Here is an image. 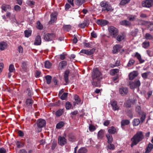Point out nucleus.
<instances>
[{
    "label": "nucleus",
    "mask_w": 153,
    "mask_h": 153,
    "mask_svg": "<svg viewBox=\"0 0 153 153\" xmlns=\"http://www.w3.org/2000/svg\"><path fill=\"white\" fill-rule=\"evenodd\" d=\"M92 85L95 87H100L103 76L97 68L94 69L91 74Z\"/></svg>",
    "instance_id": "nucleus-1"
},
{
    "label": "nucleus",
    "mask_w": 153,
    "mask_h": 153,
    "mask_svg": "<svg viewBox=\"0 0 153 153\" xmlns=\"http://www.w3.org/2000/svg\"><path fill=\"white\" fill-rule=\"evenodd\" d=\"M9 70L10 72H13L15 71L14 65L12 64L10 65Z\"/></svg>",
    "instance_id": "nucleus-49"
},
{
    "label": "nucleus",
    "mask_w": 153,
    "mask_h": 153,
    "mask_svg": "<svg viewBox=\"0 0 153 153\" xmlns=\"http://www.w3.org/2000/svg\"><path fill=\"white\" fill-rule=\"evenodd\" d=\"M89 129L90 131H93L95 130V128L94 126L92 125H91L89 126Z\"/></svg>",
    "instance_id": "nucleus-58"
},
{
    "label": "nucleus",
    "mask_w": 153,
    "mask_h": 153,
    "mask_svg": "<svg viewBox=\"0 0 153 153\" xmlns=\"http://www.w3.org/2000/svg\"><path fill=\"white\" fill-rule=\"evenodd\" d=\"M144 138V135L143 132L140 131H137L135 134L131 138V147H132L136 145Z\"/></svg>",
    "instance_id": "nucleus-2"
},
{
    "label": "nucleus",
    "mask_w": 153,
    "mask_h": 153,
    "mask_svg": "<svg viewBox=\"0 0 153 153\" xmlns=\"http://www.w3.org/2000/svg\"><path fill=\"white\" fill-rule=\"evenodd\" d=\"M113 110L114 111H118L119 109V107L117 105V102L112 101L111 102Z\"/></svg>",
    "instance_id": "nucleus-12"
},
{
    "label": "nucleus",
    "mask_w": 153,
    "mask_h": 153,
    "mask_svg": "<svg viewBox=\"0 0 153 153\" xmlns=\"http://www.w3.org/2000/svg\"><path fill=\"white\" fill-rule=\"evenodd\" d=\"M104 136V132L102 130L100 131L98 133V137L100 138H102Z\"/></svg>",
    "instance_id": "nucleus-41"
},
{
    "label": "nucleus",
    "mask_w": 153,
    "mask_h": 153,
    "mask_svg": "<svg viewBox=\"0 0 153 153\" xmlns=\"http://www.w3.org/2000/svg\"><path fill=\"white\" fill-rule=\"evenodd\" d=\"M85 27H88L89 24V21L88 19H85L83 23Z\"/></svg>",
    "instance_id": "nucleus-51"
},
{
    "label": "nucleus",
    "mask_w": 153,
    "mask_h": 153,
    "mask_svg": "<svg viewBox=\"0 0 153 153\" xmlns=\"http://www.w3.org/2000/svg\"><path fill=\"white\" fill-rule=\"evenodd\" d=\"M134 56L137 58L139 61L140 64L143 63L145 61L144 59L142 58L140 54L137 52L135 53Z\"/></svg>",
    "instance_id": "nucleus-15"
},
{
    "label": "nucleus",
    "mask_w": 153,
    "mask_h": 153,
    "mask_svg": "<svg viewBox=\"0 0 153 153\" xmlns=\"http://www.w3.org/2000/svg\"><path fill=\"white\" fill-rule=\"evenodd\" d=\"M22 69L24 70H25L27 69V64L25 62H22Z\"/></svg>",
    "instance_id": "nucleus-59"
},
{
    "label": "nucleus",
    "mask_w": 153,
    "mask_h": 153,
    "mask_svg": "<svg viewBox=\"0 0 153 153\" xmlns=\"http://www.w3.org/2000/svg\"><path fill=\"white\" fill-rule=\"evenodd\" d=\"M52 65V64L48 61H45V67L47 68H50Z\"/></svg>",
    "instance_id": "nucleus-37"
},
{
    "label": "nucleus",
    "mask_w": 153,
    "mask_h": 153,
    "mask_svg": "<svg viewBox=\"0 0 153 153\" xmlns=\"http://www.w3.org/2000/svg\"><path fill=\"white\" fill-rule=\"evenodd\" d=\"M69 71L68 70H66L64 74V79L66 82L67 83L68 81V76L69 73Z\"/></svg>",
    "instance_id": "nucleus-22"
},
{
    "label": "nucleus",
    "mask_w": 153,
    "mask_h": 153,
    "mask_svg": "<svg viewBox=\"0 0 153 153\" xmlns=\"http://www.w3.org/2000/svg\"><path fill=\"white\" fill-rule=\"evenodd\" d=\"M145 38L147 40H152L153 39V36L150 33H147L145 34Z\"/></svg>",
    "instance_id": "nucleus-29"
},
{
    "label": "nucleus",
    "mask_w": 153,
    "mask_h": 153,
    "mask_svg": "<svg viewBox=\"0 0 153 153\" xmlns=\"http://www.w3.org/2000/svg\"><path fill=\"white\" fill-rule=\"evenodd\" d=\"M55 36L53 33H48L46 34L44 36V39L46 41H51L54 39Z\"/></svg>",
    "instance_id": "nucleus-8"
},
{
    "label": "nucleus",
    "mask_w": 153,
    "mask_h": 153,
    "mask_svg": "<svg viewBox=\"0 0 153 153\" xmlns=\"http://www.w3.org/2000/svg\"><path fill=\"white\" fill-rule=\"evenodd\" d=\"M16 147L18 148L23 147L25 146L24 144L23 143L19 141L16 142Z\"/></svg>",
    "instance_id": "nucleus-31"
},
{
    "label": "nucleus",
    "mask_w": 153,
    "mask_h": 153,
    "mask_svg": "<svg viewBox=\"0 0 153 153\" xmlns=\"http://www.w3.org/2000/svg\"><path fill=\"white\" fill-rule=\"evenodd\" d=\"M119 91L120 94L122 95H126L128 92L127 88L123 87L120 88H119Z\"/></svg>",
    "instance_id": "nucleus-11"
},
{
    "label": "nucleus",
    "mask_w": 153,
    "mask_h": 153,
    "mask_svg": "<svg viewBox=\"0 0 153 153\" xmlns=\"http://www.w3.org/2000/svg\"><path fill=\"white\" fill-rule=\"evenodd\" d=\"M143 7L149 8L153 6V0H144L142 2Z\"/></svg>",
    "instance_id": "nucleus-3"
},
{
    "label": "nucleus",
    "mask_w": 153,
    "mask_h": 153,
    "mask_svg": "<svg viewBox=\"0 0 153 153\" xmlns=\"http://www.w3.org/2000/svg\"><path fill=\"white\" fill-rule=\"evenodd\" d=\"M141 83L140 81L138 79H136L134 82H129V86L131 89H133L139 87Z\"/></svg>",
    "instance_id": "nucleus-5"
},
{
    "label": "nucleus",
    "mask_w": 153,
    "mask_h": 153,
    "mask_svg": "<svg viewBox=\"0 0 153 153\" xmlns=\"http://www.w3.org/2000/svg\"><path fill=\"white\" fill-rule=\"evenodd\" d=\"M141 108L140 106H137L136 107L135 110L139 114H141L143 112L141 111Z\"/></svg>",
    "instance_id": "nucleus-55"
},
{
    "label": "nucleus",
    "mask_w": 153,
    "mask_h": 153,
    "mask_svg": "<svg viewBox=\"0 0 153 153\" xmlns=\"http://www.w3.org/2000/svg\"><path fill=\"white\" fill-rule=\"evenodd\" d=\"M26 3L30 6H32L34 4L35 2L33 1L27 0V1Z\"/></svg>",
    "instance_id": "nucleus-60"
},
{
    "label": "nucleus",
    "mask_w": 153,
    "mask_h": 153,
    "mask_svg": "<svg viewBox=\"0 0 153 153\" xmlns=\"http://www.w3.org/2000/svg\"><path fill=\"white\" fill-rule=\"evenodd\" d=\"M57 13L56 12L52 13L51 15V19L49 22V23L52 24L55 23L56 21Z\"/></svg>",
    "instance_id": "nucleus-7"
},
{
    "label": "nucleus",
    "mask_w": 153,
    "mask_h": 153,
    "mask_svg": "<svg viewBox=\"0 0 153 153\" xmlns=\"http://www.w3.org/2000/svg\"><path fill=\"white\" fill-rule=\"evenodd\" d=\"M74 99L76 102V103L78 104L80 103V99L78 95H76L74 96Z\"/></svg>",
    "instance_id": "nucleus-52"
},
{
    "label": "nucleus",
    "mask_w": 153,
    "mask_h": 153,
    "mask_svg": "<svg viewBox=\"0 0 153 153\" xmlns=\"http://www.w3.org/2000/svg\"><path fill=\"white\" fill-rule=\"evenodd\" d=\"M124 39V37L123 35H118L117 37V40L119 41H121Z\"/></svg>",
    "instance_id": "nucleus-53"
},
{
    "label": "nucleus",
    "mask_w": 153,
    "mask_h": 153,
    "mask_svg": "<svg viewBox=\"0 0 153 153\" xmlns=\"http://www.w3.org/2000/svg\"><path fill=\"white\" fill-rule=\"evenodd\" d=\"M119 71V70L118 69H112L111 71V73L113 75L118 72Z\"/></svg>",
    "instance_id": "nucleus-57"
},
{
    "label": "nucleus",
    "mask_w": 153,
    "mask_h": 153,
    "mask_svg": "<svg viewBox=\"0 0 153 153\" xmlns=\"http://www.w3.org/2000/svg\"><path fill=\"white\" fill-rule=\"evenodd\" d=\"M136 17L135 15H130L127 16V19L130 21H133L135 20Z\"/></svg>",
    "instance_id": "nucleus-27"
},
{
    "label": "nucleus",
    "mask_w": 153,
    "mask_h": 153,
    "mask_svg": "<svg viewBox=\"0 0 153 153\" xmlns=\"http://www.w3.org/2000/svg\"><path fill=\"white\" fill-rule=\"evenodd\" d=\"M96 23L98 25L104 26L108 24V22L105 20L98 19Z\"/></svg>",
    "instance_id": "nucleus-16"
},
{
    "label": "nucleus",
    "mask_w": 153,
    "mask_h": 153,
    "mask_svg": "<svg viewBox=\"0 0 153 153\" xmlns=\"http://www.w3.org/2000/svg\"><path fill=\"white\" fill-rule=\"evenodd\" d=\"M37 26L36 28L39 30H42L43 28V26L41 23L39 21H38L36 23Z\"/></svg>",
    "instance_id": "nucleus-35"
},
{
    "label": "nucleus",
    "mask_w": 153,
    "mask_h": 153,
    "mask_svg": "<svg viewBox=\"0 0 153 153\" xmlns=\"http://www.w3.org/2000/svg\"><path fill=\"white\" fill-rule=\"evenodd\" d=\"M87 152V149L84 147H82L79 149L77 153H86Z\"/></svg>",
    "instance_id": "nucleus-34"
},
{
    "label": "nucleus",
    "mask_w": 153,
    "mask_h": 153,
    "mask_svg": "<svg viewBox=\"0 0 153 153\" xmlns=\"http://www.w3.org/2000/svg\"><path fill=\"white\" fill-rule=\"evenodd\" d=\"M45 78L46 80V82L47 84H50L51 82L52 77L50 75H47L45 76Z\"/></svg>",
    "instance_id": "nucleus-38"
},
{
    "label": "nucleus",
    "mask_w": 153,
    "mask_h": 153,
    "mask_svg": "<svg viewBox=\"0 0 153 153\" xmlns=\"http://www.w3.org/2000/svg\"><path fill=\"white\" fill-rule=\"evenodd\" d=\"M108 30L111 35L113 37L115 38L118 34L117 29L113 26L110 27Z\"/></svg>",
    "instance_id": "nucleus-4"
},
{
    "label": "nucleus",
    "mask_w": 153,
    "mask_h": 153,
    "mask_svg": "<svg viewBox=\"0 0 153 153\" xmlns=\"http://www.w3.org/2000/svg\"><path fill=\"white\" fill-rule=\"evenodd\" d=\"M72 105L71 103L67 101L65 104V108L67 110H69L72 107Z\"/></svg>",
    "instance_id": "nucleus-45"
},
{
    "label": "nucleus",
    "mask_w": 153,
    "mask_h": 153,
    "mask_svg": "<svg viewBox=\"0 0 153 153\" xmlns=\"http://www.w3.org/2000/svg\"><path fill=\"white\" fill-rule=\"evenodd\" d=\"M135 63V60L132 58L130 59L127 64V66L129 67L132 66Z\"/></svg>",
    "instance_id": "nucleus-36"
},
{
    "label": "nucleus",
    "mask_w": 153,
    "mask_h": 153,
    "mask_svg": "<svg viewBox=\"0 0 153 153\" xmlns=\"http://www.w3.org/2000/svg\"><path fill=\"white\" fill-rule=\"evenodd\" d=\"M95 51L94 48H93L90 51L87 50L85 49H82L80 51V53L86 54L88 55H91Z\"/></svg>",
    "instance_id": "nucleus-13"
},
{
    "label": "nucleus",
    "mask_w": 153,
    "mask_h": 153,
    "mask_svg": "<svg viewBox=\"0 0 153 153\" xmlns=\"http://www.w3.org/2000/svg\"><path fill=\"white\" fill-rule=\"evenodd\" d=\"M58 140V143L61 146H64L67 143V140L64 137L59 136Z\"/></svg>",
    "instance_id": "nucleus-10"
},
{
    "label": "nucleus",
    "mask_w": 153,
    "mask_h": 153,
    "mask_svg": "<svg viewBox=\"0 0 153 153\" xmlns=\"http://www.w3.org/2000/svg\"><path fill=\"white\" fill-rule=\"evenodd\" d=\"M108 131L109 133L113 134L116 132V129L114 127L112 126L109 128Z\"/></svg>",
    "instance_id": "nucleus-23"
},
{
    "label": "nucleus",
    "mask_w": 153,
    "mask_h": 153,
    "mask_svg": "<svg viewBox=\"0 0 153 153\" xmlns=\"http://www.w3.org/2000/svg\"><path fill=\"white\" fill-rule=\"evenodd\" d=\"M64 112V109H59L55 113V114L57 117H59L61 116Z\"/></svg>",
    "instance_id": "nucleus-26"
},
{
    "label": "nucleus",
    "mask_w": 153,
    "mask_h": 153,
    "mask_svg": "<svg viewBox=\"0 0 153 153\" xmlns=\"http://www.w3.org/2000/svg\"><path fill=\"white\" fill-rule=\"evenodd\" d=\"M107 150L108 149L111 150H114L115 148L114 145L111 143H109V144L107 145Z\"/></svg>",
    "instance_id": "nucleus-48"
},
{
    "label": "nucleus",
    "mask_w": 153,
    "mask_h": 153,
    "mask_svg": "<svg viewBox=\"0 0 153 153\" xmlns=\"http://www.w3.org/2000/svg\"><path fill=\"white\" fill-rule=\"evenodd\" d=\"M33 103V101L31 98L27 99L25 103L28 106H31Z\"/></svg>",
    "instance_id": "nucleus-25"
},
{
    "label": "nucleus",
    "mask_w": 153,
    "mask_h": 153,
    "mask_svg": "<svg viewBox=\"0 0 153 153\" xmlns=\"http://www.w3.org/2000/svg\"><path fill=\"white\" fill-rule=\"evenodd\" d=\"M84 45L86 48H91L92 46V42H84L83 43Z\"/></svg>",
    "instance_id": "nucleus-56"
},
{
    "label": "nucleus",
    "mask_w": 153,
    "mask_h": 153,
    "mask_svg": "<svg viewBox=\"0 0 153 153\" xmlns=\"http://www.w3.org/2000/svg\"><path fill=\"white\" fill-rule=\"evenodd\" d=\"M18 153H27V152L25 149H22L19 150Z\"/></svg>",
    "instance_id": "nucleus-64"
},
{
    "label": "nucleus",
    "mask_w": 153,
    "mask_h": 153,
    "mask_svg": "<svg viewBox=\"0 0 153 153\" xmlns=\"http://www.w3.org/2000/svg\"><path fill=\"white\" fill-rule=\"evenodd\" d=\"M118 78V76L116 75V76H115L113 78L112 80L115 83L118 82V80H117Z\"/></svg>",
    "instance_id": "nucleus-62"
},
{
    "label": "nucleus",
    "mask_w": 153,
    "mask_h": 153,
    "mask_svg": "<svg viewBox=\"0 0 153 153\" xmlns=\"http://www.w3.org/2000/svg\"><path fill=\"white\" fill-rule=\"evenodd\" d=\"M36 123L38 128H42L45 125L46 121L44 119H40L37 120Z\"/></svg>",
    "instance_id": "nucleus-9"
},
{
    "label": "nucleus",
    "mask_w": 153,
    "mask_h": 153,
    "mask_svg": "<svg viewBox=\"0 0 153 153\" xmlns=\"http://www.w3.org/2000/svg\"><path fill=\"white\" fill-rule=\"evenodd\" d=\"M150 72H148L142 74H141L142 77L144 79H147L148 78V76Z\"/></svg>",
    "instance_id": "nucleus-50"
},
{
    "label": "nucleus",
    "mask_w": 153,
    "mask_h": 153,
    "mask_svg": "<svg viewBox=\"0 0 153 153\" xmlns=\"http://www.w3.org/2000/svg\"><path fill=\"white\" fill-rule=\"evenodd\" d=\"M67 64V62L66 61H63L61 62L59 64V66L61 68H63L64 66L66 65Z\"/></svg>",
    "instance_id": "nucleus-44"
},
{
    "label": "nucleus",
    "mask_w": 153,
    "mask_h": 153,
    "mask_svg": "<svg viewBox=\"0 0 153 153\" xmlns=\"http://www.w3.org/2000/svg\"><path fill=\"white\" fill-rule=\"evenodd\" d=\"M130 122L128 120H124L122 121L121 124L122 126H124L128 124Z\"/></svg>",
    "instance_id": "nucleus-46"
},
{
    "label": "nucleus",
    "mask_w": 153,
    "mask_h": 153,
    "mask_svg": "<svg viewBox=\"0 0 153 153\" xmlns=\"http://www.w3.org/2000/svg\"><path fill=\"white\" fill-rule=\"evenodd\" d=\"M130 0H122L120 3V5L122 6L128 3Z\"/></svg>",
    "instance_id": "nucleus-42"
},
{
    "label": "nucleus",
    "mask_w": 153,
    "mask_h": 153,
    "mask_svg": "<svg viewBox=\"0 0 153 153\" xmlns=\"http://www.w3.org/2000/svg\"><path fill=\"white\" fill-rule=\"evenodd\" d=\"M138 75V72L137 71H134L130 73L129 75V78L130 80H133Z\"/></svg>",
    "instance_id": "nucleus-14"
},
{
    "label": "nucleus",
    "mask_w": 153,
    "mask_h": 153,
    "mask_svg": "<svg viewBox=\"0 0 153 153\" xmlns=\"http://www.w3.org/2000/svg\"><path fill=\"white\" fill-rule=\"evenodd\" d=\"M0 153H6V149L3 147L0 148Z\"/></svg>",
    "instance_id": "nucleus-63"
},
{
    "label": "nucleus",
    "mask_w": 153,
    "mask_h": 153,
    "mask_svg": "<svg viewBox=\"0 0 153 153\" xmlns=\"http://www.w3.org/2000/svg\"><path fill=\"white\" fill-rule=\"evenodd\" d=\"M1 8L2 10V12H3V10L6 11L7 9H10L11 7L9 5L4 4L1 6Z\"/></svg>",
    "instance_id": "nucleus-24"
},
{
    "label": "nucleus",
    "mask_w": 153,
    "mask_h": 153,
    "mask_svg": "<svg viewBox=\"0 0 153 153\" xmlns=\"http://www.w3.org/2000/svg\"><path fill=\"white\" fill-rule=\"evenodd\" d=\"M14 9L16 11H19L21 10V8L18 5H16L14 7Z\"/></svg>",
    "instance_id": "nucleus-61"
},
{
    "label": "nucleus",
    "mask_w": 153,
    "mask_h": 153,
    "mask_svg": "<svg viewBox=\"0 0 153 153\" xmlns=\"http://www.w3.org/2000/svg\"><path fill=\"white\" fill-rule=\"evenodd\" d=\"M25 36L26 37H28L31 36V31L27 30H25L24 31Z\"/></svg>",
    "instance_id": "nucleus-47"
},
{
    "label": "nucleus",
    "mask_w": 153,
    "mask_h": 153,
    "mask_svg": "<svg viewBox=\"0 0 153 153\" xmlns=\"http://www.w3.org/2000/svg\"><path fill=\"white\" fill-rule=\"evenodd\" d=\"M142 46L143 48H146L149 46V42L145 41L142 43Z\"/></svg>",
    "instance_id": "nucleus-43"
},
{
    "label": "nucleus",
    "mask_w": 153,
    "mask_h": 153,
    "mask_svg": "<svg viewBox=\"0 0 153 153\" xmlns=\"http://www.w3.org/2000/svg\"><path fill=\"white\" fill-rule=\"evenodd\" d=\"M122 48L121 46L120 45H116L113 47V50H112L113 52L114 53H117Z\"/></svg>",
    "instance_id": "nucleus-18"
},
{
    "label": "nucleus",
    "mask_w": 153,
    "mask_h": 153,
    "mask_svg": "<svg viewBox=\"0 0 153 153\" xmlns=\"http://www.w3.org/2000/svg\"><path fill=\"white\" fill-rule=\"evenodd\" d=\"M85 0H75V3L77 5L79 6L82 5L85 2Z\"/></svg>",
    "instance_id": "nucleus-32"
},
{
    "label": "nucleus",
    "mask_w": 153,
    "mask_h": 153,
    "mask_svg": "<svg viewBox=\"0 0 153 153\" xmlns=\"http://www.w3.org/2000/svg\"><path fill=\"white\" fill-rule=\"evenodd\" d=\"M64 123L60 121L56 125V127L57 128L59 129L62 128L64 125Z\"/></svg>",
    "instance_id": "nucleus-40"
},
{
    "label": "nucleus",
    "mask_w": 153,
    "mask_h": 153,
    "mask_svg": "<svg viewBox=\"0 0 153 153\" xmlns=\"http://www.w3.org/2000/svg\"><path fill=\"white\" fill-rule=\"evenodd\" d=\"M101 6L103 7L102 10L109 11L111 9V7L110 5L108 4L105 1L101 2L100 3Z\"/></svg>",
    "instance_id": "nucleus-6"
},
{
    "label": "nucleus",
    "mask_w": 153,
    "mask_h": 153,
    "mask_svg": "<svg viewBox=\"0 0 153 153\" xmlns=\"http://www.w3.org/2000/svg\"><path fill=\"white\" fill-rule=\"evenodd\" d=\"M120 23L121 25L126 26H130L131 25V23L126 20H123L120 22Z\"/></svg>",
    "instance_id": "nucleus-21"
},
{
    "label": "nucleus",
    "mask_w": 153,
    "mask_h": 153,
    "mask_svg": "<svg viewBox=\"0 0 153 153\" xmlns=\"http://www.w3.org/2000/svg\"><path fill=\"white\" fill-rule=\"evenodd\" d=\"M7 46V43L4 42H0V50L3 51L6 48Z\"/></svg>",
    "instance_id": "nucleus-20"
},
{
    "label": "nucleus",
    "mask_w": 153,
    "mask_h": 153,
    "mask_svg": "<svg viewBox=\"0 0 153 153\" xmlns=\"http://www.w3.org/2000/svg\"><path fill=\"white\" fill-rule=\"evenodd\" d=\"M141 115V117L140 118V122L142 124L144 122L145 119L146 118V114L145 112H142V113L141 114H140Z\"/></svg>",
    "instance_id": "nucleus-30"
},
{
    "label": "nucleus",
    "mask_w": 153,
    "mask_h": 153,
    "mask_svg": "<svg viewBox=\"0 0 153 153\" xmlns=\"http://www.w3.org/2000/svg\"><path fill=\"white\" fill-rule=\"evenodd\" d=\"M153 148V145L151 143H149L146 149L145 153H149Z\"/></svg>",
    "instance_id": "nucleus-19"
},
{
    "label": "nucleus",
    "mask_w": 153,
    "mask_h": 153,
    "mask_svg": "<svg viewBox=\"0 0 153 153\" xmlns=\"http://www.w3.org/2000/svg\"><path fill=\"white\" fill-rule=\"evenodd\" d=\"M41 39L40 36L38 35L35 38L34 44L35 45H41Z\"/></svg>",
    "instance_id": "nucleus-17"
},
{
    "label": "nucleus",
    "mask_w": 153,
    "mask_h": 153,
    "mask_svg": "<svg viewBox=\"0 0 153 153\" xmlns=\"http://www.w3.org/2000/svg\"><path fill=\"white\" fill-rule=\"evenodd\" d=\"M106 137L108 140V143H111L113 141V138L112 135L109 134L106 135Z\"/></svg>",
    "instance_id": "nucleus-28"
},
{
    "label": "nucleus",
    "mask_w": 153,
    "mask_h": 153,
    "mask_svg": "<svg viewBox=\"0 0 153 153\" xmlns=\"http://www.w3.org/2000/svg\"><path fill=\"white\" fill-rule=\"evenodd\" d=\"M141 123L139 119H134L133 120V125L134 126H137Z\"/></svg>",
    "instance_id": "nucleus-33"
},
{
    "label": "nucleus",
    "mask_w": 153,
    "mask_h": 153,
    "mask_svg": "<svg viewBox=\"0 0 153 153\" xmlns=\"http://www.w3.org/2000/svg\"><path fill=\"white\" fill-rule=\"evenodd\" d=\"M68 93H64L61 96L60 98L62 100H65L67 98Z\"/></svg>",
    "instance_id": "nucleus-54"
},
{
    "label": "nucleus",
    "mask_w": 153,
    "mask_h": 153,
    "mask_svg": "<svg viewBox=\"0 0 153 153\" xmlns=\"http://www.w3.org/2000/svg\"><path fill=\"white\" fill-rule=\"evenodd\" d=\"M63 28L64 31H68L71 28V26L70 25H64Z\"/></svg>",
    "instance_id": "nucleus-39"
}]
</instances>
